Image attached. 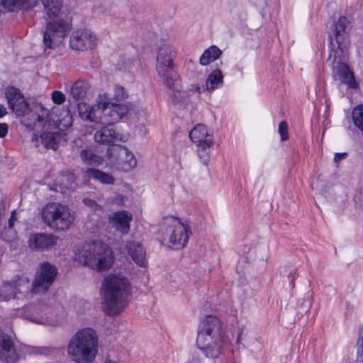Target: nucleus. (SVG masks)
I'll list each match as a JSON object with an SVG mask.
<instances>
[{
	"mask_svg": "<svg viewBox=\"0 0 363 363\" xmlns=\"http://www.w3.org/2000/svg\"><path fill=\"white\" fill-rule=\"evenodd\" d=\"M350 21L345 16H341L332 24L331 29L337 44V49L331 50L328 59L333 57V74L335 80H340L342 84L347 85L348 88L356 89L358 86L353 72L342 60L344 53L349 48L347 30Z\"/></svg>",
	"mask_w": 363,
	"mask_h": 363,
	"instance_id": "nucleus-1",
	"label": "nucleus"
},
{
	"mask_svg": "<svg viewBox=\"0 0 363 363\" xmlns=\"http://www.w3.org/2000/svg\"><path fill=\"white\" fill-rule=\"evenodd\" d=\"M228 342L223 323L220 319L208 315L198 327L196 345L206 358H218Z\"/></svg>",
	"mask_w": 363,
	"mask_h": 363,
	"instance_id": "nucleus-2",
	"label": "nucleus"
},
{
	"mask_svg": "<svg viewBox=\"0 0 363 363\" xmlns=\"http://www.w3.org/2000/svg\"><path fill=\"white\" fill-rule=\"evenodd\" d=\"M45 10L52 21L47 23L43 33V43L46 48L58 46L69 33L72 27V17L69 13L60 12L62 0H42Z\"/></svg>",
	"mask_w": 363,
	"mask_h": 363,
	"instance_id": "nucleus-3",
	"label": "nucleus"
},
{
	"mask_svg": "<svg viewBox=\"0 0 363 363\" xmlns=\"http://www.w3.org/2000/svg\"><path fill=\"white\" fill-rule=\"evenodd\" d=\"M5 96L9 108L18 116L24 117L22 123L28 128L40 129L47 125H51V115L49 111L43 106L35 112L30 111L28 103L25 99L20 89L14 86L6 89Z\"/></svg>",
	"mask_w": 363,
	"mask_h": 363,
	"instance_id": "nucleus-4",
	"label": "nucleus"
},
{
	"mask_svg": "<svg viewBox=\"0 0 363 363\" xmlns=\"http://www.w3.org/2000/svg\"><path fill=\"white\" fill-rule=\"evenodd\" d=\"M101 288L106 313L119 314L127 306L131 296L128 279L122 274H109L104 279Z\"/></svg>",
	"mask_w": 363,
	"mask_h": 363,
	"instance_id": "nucleus-5",
	"label": "nucleus"
},
{
	"mask_svg": "<svg viewBox=\"0 0 363 363\" xmlns=\"http://www.w3.org/2000/svg\"><path fill=\"white\" fill-rule=\"evenodd\" d=\"M74 255L78 262L98 271L109 269L114 261L111 249L99 241L86 242L79 246Z\"/></svg>",
	"mask_w": 363,
	"mask_h": 363,
	"instance_id": "nucleus-6",
	"label": "nucleus"
},
{
	"mask_svg": "<svg viewBox=\"0 0 363 363\" xmlns=\"http://www.w3.org/2000/svg\"><path fill=\"white\" fill-rule=\"evenodd\" d=\"M128 112L124 104L113 106L111 109H105L104 116L101 123L104 126L94 134V140L99 144L108 146H119L118 143L125 141V136L118 131L114 124L119 121Z\"/></svg>",
	"mask_w": 363,
	"mask_h": 363,
	"instance_id": "nucleus-7",
	"label": "nucleus"
},
{
	"mask_svg": "<svg viewBox=\"0 0 363 363\" xmlns=\"http://www.w3.org/2000/svg\"><path fill=\"white\" fill-rule=\"evenodd\" d=\"M68 354L76 363H91L98 352V339L96 332L84 328L77 332L70 340Z\"/></svg>",
	"mask_w": 363,
	"mask_h": 363,
	"instance_id": "nucleus-8",
	"label": "nucleus"
},
{
	"mask_svg": "<svg viewBox=\"0 0 363 363\" xmlns=\"http://www.w3.org/2000/svg\"><path fill=\"white\" fill-rule=\"evenodd\" d=\"M174 49L169 45H162L157 51L156 69L163 79V84L173 91H179L180 80L174 69Z\"/></svg>",
	"mask_w": 363,
	"mask_h": 363,
	"instance_id": "nucleus-9",
	"label": "nucleus"
},
{
	"mask_svg": "<svg viewBox=\"0 0 363 363\" xmlns=\"http://www.w3.org/2000/svg\"><path fill=\"white\" fill-rule=\"evenodd\" d=\"M41 216L47 225L57 230L67 229L73 220L69 208L59 203L46 204L43 208Z\"/></svg>",
	"mask_w": 363,
	"mask_h": 363,
	"instance_id": "nucleus-10",
	"label": "nucleus"
},
{
	"mask_svg": "<svg viewBox=\"0 0 363 363\" xmlns=\"http://www.w3.org/2000/svg\"><path fill=\"white\" fill-rule=\"evenodd\" d=\"M113 106H118V104L111 102L109 94L104 93L99 96L96 105L91 106L80 102L78 103L77 108L79 115L82 120L100 123L102 116H104L105 109H111Z\"/></svg>",
	"mask_w": 363,
	"mask_h": 363,
	"instance_id": "nucleus-11",
	"label": "nucleus"
},
{
	"mask_svg": "<svg viewBox=\"0 0 363 363\" xmlns=\"http://www.w3.org/2000/svg\"><path fill=\"white\" fill-rule=\"evenodd\" d=\"M57 273L58 269L55 265L48 262L40 263L30 286L31 291L35 294L45 293L53 284Z\"/></svg>",
	"mask_w": 363,
	"mask_h": 363,
	"instance_id": "nucleus-12",
	"label": "nucleus"
},
{
	"mask_svg": "<svg viewBox=\"0 0 363 363\" xmlns=\"http://www.w3.org/2000/svg\"><path fill=\"white\" fill-rule=\"evenodd\" d=\"M164 223L172 229L169 242L177 249L184 248L188 243L189 235L191 234L190 227L175 217L165 218Z\"/></svg>",
	"mask_w": 363,
	"mask_h": 363,
	"instance_id": "nucleus-13",
	"label": "nucleus"
},
{
	"mask_svg": "<svg viewBox=\"0 0 363 363\" xmlns=\"http://www.w3.org/2000/svg\"><path fill=\"white\" fill-rule=\"evenodd\" d=\"M69 45L72 49L79 51L93 49L96 45V37L89 29L78 30L72 33Z\"/></svg>",
	"mask_w": 363,
	"mask_h": 363,
	"instance_id": "nucleus-14",
	"label": "nucleus"
},
{
	"mask_svg": "<svg viewBox=\"0 0 363 363\" xmlns=\"http://www.w3.org/2000/svg\"><path fill=\"white\" fill-rule=\"evenodd\" d=\"M29 289V279L27 277L18 278L15 281L5 282L0 288V301H9L15 298L17 294L26 292Z\"/></svg>",
	"mask_w": 363,
	"mask_h": 363,
	"instance_id": "nucleus-15",
	"label": "nucleus"
},
{
	"mask_svg": "<svg viewBox=\"0 0 363 363\" xmlns=\"http://www.w3.org/2000/svg\"><path fill=\"white\" fill-rule=\"evenodd\" d=\"M39 140L42 145L47 150L52 149L56 150L59 145L65 141V134L62 131L47 132L45 131L40 135H34L31 139L32 144L38 147L39 146Z\"/></svg>",
	"mask_w": 363,
	"mask_h": 363,
	"instance_id": "nucleus-16",
	"label": "nucleus"
},
{
	"mask_svg": "<svg viewBox=\"0 0 363 363\" xmlns=\"http://www.w3.org/2000/svg\"><path fill=\"white\" fill-rule=\"evenodd\" d=\"M19 355L10 335L0 332V360L6 363H17Z\"/></svg>",
	"mask_w": 363,
	"mask_h": 363,
	"instance_id": "nucleus-17",
	"label": "nucleus"
},
{
	"mask_svg": "<svg viewBox=\"0 0 363 363\" xmlns=\"http://www.w3.org/2000/svg\"><path fill=\"white\" fill-rule=\"evenodd\" d=\"M58 238L52 234L35 233L30 235L28 244L33 250H47L57 244Z\"/></svg>",
	"mask_w": 363,
	"mask_h": 363,
	"instance_id": "nucleus-18",
	"label": "nucleus"
},
{
	"mask_svg": "<svg viewBox=\"0 0 363 363\" xmlns=\"http://www.w3.org/2000/svg\"><path fill=\"white\" fill-rule=\"evenodd\" d=\"M126 249L129 256L140 267L145 265L146 252L143 245L137 241H128Z\"/></svg>",
	"mask_w": 363,
	"mask_h": 363,
	"instance_id": "nucleus-19",
	"label": "nucleus"
},
{
	"mask_svg": "<svg viewBox=\"0 0 363 363\" xmlns=\"http://www.w3.org/2000/svg\"><path fill=\"white\" fill-rule=\"evenodd\" d=\"M111 220L119 232L122 234H128L130 230V223L132 220V215L125 211H117L113 213Z\"/></svg>",
	"mask_w": 363,
	"mask_h": 363,
	"instance_id": "nucleus-20",
	"label": "nucleus"
},
{
	"mask_svg": "<svg viewBox=\"0 0 363 363\" xmlns=\"http://www.w3.org/2000/svg\"><path fill=\"white\" fill-rule=\"evenodd\" d=\"M37 0H0L2 11H16L21 9H28L35 6Z\"/></svg>",
	"mask_w": 363,
	"mask_h": 363,
	"instance_id": "nucleus-21",
	"label": "nucleus"
},
{
	"mask_svg": "<svg viewBox=\"0 0 363 363\" xmlns=\"http://www.w3.org/2000/svg\"><path fill=\"white\" fill-rule=\"evenodd\" d=\"M89 89V84L84 79H79L71 86L70 95L75 101L82 99Z\"/></svg>",
	"mask_w": 363,
	"mask_h": 363,
	"instance_id": "nucleus-22",
	"label": "nucleus"
},
{
	"mask_svg": "<svg viewBox=\"0 0 363 363\" xmlns=\"http://www.w3.org/2000/svg\"><path fill=\"white\" fill-rule=\"evenodd\" d=\"M223 83V75L221 70L214 69L208 77L206 81V90L212 91L218 89Z\"/></svg>",
	"mask_w": 363,
	"mask_h": 363,
	"instance_id": "nucleus-23",
	"label": "nucleus"
},
{
	"mask_svg": "<svg viewBox=\"0 0 363 363\" xmlns=\"http://www.w3.org/2000/svg\"><path fill=\"white\" fill-rule=\"evenodd\" d=\"M86 174L88 177L97 180L104 184H113L115 182L114 177L111 174L94 168H88L86 171Z\"/></svg>",
	"mask_w": 363,
	"mask_h": 363,
	"instance_id": "nucleus-24",
	"label": "nucleus"
},
{
	"mask_svg": "<svg viewBox=\"0 0 363 363\" xmlns=\"http://www.w3.org/2000/svg\"><path fill=\"white\" fill-rule=\"evenodd\" d=\"M82 162L90 166H99L103 164V158L96 154L91 149H84L80 152Z\"/></svg>",
	"mask_w": 363,
	"mask_h": 363,
	"instance_id": "nucleus-25",
	"label": "nucleus"
},
{
	"mask_svg": "<svg viewBox=\"0 0 363 363\" xmlns=\"http://www.w3.org/2000/svg\"><path fill=\"white\" fill-rule=\"evenodd\" d=\"M221 54V50L217 46L212 45L206 49L200 57V64L201 65H208L211 62L217 60Z\"/></svg>",
	"mask_w": 363,
	"mask_h": 363,
	"instance_id": "nucleus-26",
	"label": "nucleus"
},
{
	"mask_svg": "<svg viewBox=\"0 0 363 363\" xmlns=\"http://www.w3.org/2000/svg\"><path fill=\"white\" fill-rule=\"evenodd\" d=\"M209 135L207 127L203 124L196 125L189 132V138L191 140L198 144L201 141L208 140L207 137Z\"/></svg>",
	"mask_w": 363,
	"mask_h": 363,
	"instance_id": "nucleus-27",
	"label": "nucleus"
},
{
	"mask_svg": "<svg viewBox=\"0 0 363 363\" xmlns=\"http://www.w3.org/2000/svg\"><path fill=\"white\" fill-rule=\"evenodd\" d=\"M212 145V140H206L205 141H201L197 144L198 155L202 163L206 166H208V164L210 159V147Z\"/></svg>",
	"mask_w": 363,
	"mask_h": 363,
	"instance_id": "nucleus-28",
	"label": "nucleus"
},
{
	"mask_svg": "<svg viewBox=\"0 0 363 363\" xmlns=\"http://www.w3.org/2000/svg\"><path fill=\"white\" fill-rule=\"evenodd\" d=\"M117 149L119 150V155L121 156H124L123 161L124 163L123 168L125 170L129 171L136 166V159L131 152L124 146H118Z\"/></svg>",
	"mask_w": 363,
	"mask_h": 363,
	"instance_id": "nucleus-29",
	"label": "nucleus"
},
{
	"mask_svg": "<svg viewBox=\"0 0 363 363\" xmlns=\"http://www.w3.org/2000/svg\"><path fill=\"white\" fill-rule=\"evenodd\" d=\"M57 122H58L59 126H62L65 128H68L72 125V114L67 107L62 108V110L58 116Z\"/></svg>",
	"mask_w": 363,
	"mask_h": 363,
	"instance_id": "nucleus-30",
	"label": "nucleus"
},
{
	"mask_svg": "<svg viewBox=\"0 0 363 363\" xmlns=\"http://www.w3.org/2000/svg\"><path fill=\"white\" fill-rule=\"evenodd\" d=\"M352 115L354 125L363 131V104L357 106L353 109Z\"/></svg>",
	"mask_w": 363,
	"mask_h": 363,
	"instance_id": "nucleus-31",
	"label": "nucleus"
},
{
	"mask_svg": "<svg viewBox=\"0 0 363 363\" xmlns=\"http://www.w3.org/2000/svg\"><path fill=\"white\" fill-rule=\"evenodd\" d=\"M128 96L125 89L118 85L115 86L113 98L116 101L124 100Z\"/></svg>",
	"mask_w": 363,
	"mask_h": 363,
	"instance_id": "nucleus-32",
	"label": "nucleus"
},
{
	"mask_svg": "<svg viewBox=\"0 0 363 363\" xmlns=\"http://www.w3.org/2000/svg\"><path fill=\"white\" fill-rule=\"evenodd\" d=\"M279 133L281 135V140L284 141L288 140V125L286 121H281L279 124Z\"/></svg>",
	"mask_w": 363,
	"mask_h": 363,
	"instance_id": "nucleus-33",
	"label": "nucleus"
},
{
	"mask_svg": "<svg viewBox=\"0 0 363 363\" xmlns=\"http://www.w3.org/2000/svg\"><path fill=\"white\" fill-rule=\"evenodd\" d=\"M65 99V95L60 91H54L52 93V99L56 104H62Z\"/></svg>",
	"mask_w": 363,
	"mask_h": 363,
	"instance_id": "nucleus-34",
	"label": "nucleus"
},
{
	"mask_svg": "<svg viewBox=\"0 0 363 363\" xmlns=\"http://www.w3.org/2000/svg\"><path fill=\"white\" fill-rule=\"evenodd\" d=\"M50 352L51 349L47 347H33L31 349V352L36 354L48 355Z\"/></svg>",
	"mask_w": 363,
	"mask_h": 363,
	"instance_id": "nucleus-35",
	"label": "nucleus"
},
{
	"mask_svg": "<svg viewBox=\"0 0 363 363\" xmlns=\"http://www.w3.org/2000/svg\"><path fill=\"white\" fill-rule=\"evenodd\" d=\"M187 363H204V362L198 354L193 353Z\"/></svg>",
	"mask_w": 363,
	"mask_h": 363,
	"instance_id": "nucleus-36",
	"label": "nucleus"
},
{
	"mask_svg": "<svg viewBox=\"0 0 363 363\" xmlns=\"http://www.w3.org/2000/svg\"><path fill=\"white\" fill-rule=\"evenodd\" d=\"M16 220V211L11 212V216L8 221V228L12 230L14 226V223Z\"/></svg>",
	"mask_w": 363,
	"mask_h": 363,
	"instance_id": "nucleus-37",
	"label": "nucleus"
},
{
	"mask_svg": "<svg viewBox=\"0 0 363 363\" xmlns=\"http://www.w3.org/2000/svg\"><path fill=\"white\" fill-rule=\"evenodd\" d=\"M8 125L6 123H0V138H4L8 133Z\"/></svg>",
	"mask_w": 363,
	"mask_h": 363,
	"instance_id": "nucleus-38",
	"label": "nucleus"
},
{
	"mask_svg": "<svg viewBox=\"0 0 363 363\" xmlns=\"http://www.w3.org/2000/svg\"><path fill=\"white\" fill-rule=\"evenodd\" d=\"M83 203L87 206H89L91 207V208H95L98 205H97V203L91 199H88V198H85L83 199Z\"/></svg>",
	"mask_w": 363,
	"mask_h": 363,
	"instance_id": "nucleus-39",
	"label": "nucleus"
},
{
	"mask_svg": "<svg viewBox=\"0 0 363 363\" xmlns=\"http://www.w3.org/2000/svg\"><path fill=\"white\" fill-rule=\"evenodd\" d=\"M347 153L346 152H337V153H335V156H334V161L335 162H338L340 161H341L342 160H344L347 157Z\"/></svg>",
	"mask_w": 363,
	"mask_h": 363,
	"instance_id": "nucleus-40",
	"label": "nucleus"
},
{
	"mask_svg": "<svg viewBox=\"0 0 363 363\" xmlns=\"http://www.w3.org/2000/svg\"><path fill=\"white\" fill-rule=\"evenodd\" d=\"M296 270H292L291 272H290V273L288 274V277H289V281H290V285L291 286L292 288L294 287V281L296 278Z\"/></svg>",
	"mask_w": 363,
	"mask_h": 363,
	"instance_id": "nucleus-41",
	"label": "nucleus"
},
{
	"mask_svg": "<svg viewBox=\"0 0 363 363\" xmlns=\"http://www.w3.org/2000/svg\"><path fill=\"white\" fill-rule=\"evenodd\" d=\"M191 86H192L191 89L194 90L195 91H196L199 94H200L202 91H204L205 90H206V84L205 85H202L201 86H200L198 84H194V85H191Z\"/></svg>",
	"mask_w": 363,
	"mask_h": 363,
	"instance_id": "nucleus-42",
	"label": "nucleus"
},
{
	"mask_svg": "<svg viewBox=\"0 0 363 363\" xmlns=\"http://www.w3.org/2000/svg\"><path fill=\"white\" fill-rule=\"evenodd\" d=\"M357 344L359 345L358 347V353L360 354V356L363 359V337L359 339Z\"/></svg>",
	"mask_w": 363,
	"mask_h": 363,
	"instance_id": "nucleus-43",
	"label": "nucleus"
},
{
	"mask_svg": "<svg viewBox=\"0 0 363 363\" xmlns=\"http://www.w3.org/2000/svg\"><path fill=\"white\" fill-rule=\"evenodd\" d=\"M7 113L6 108L2 104H0V118Z\"/></svg>",
	"mask_w": 363,
	"mask_h": 363,
	"instance_id": "nucleus-44",
	"label": "nucleus"
},
{
	"mask_svg": "<svg viewBox=\"0 0 363 363\" xmlns=\"http://www.w3.org/2000/svg\"><path fill=\"white\" fill-rule=\"evenodd\" d=\"M30 320L35 323H43V321L40 318H32Z\"/></svg>",
	"mask_w": 363,
	"mask_h": 363,
	"instance_id": "nucleus-45",
	"label": "nucleus"
},
{
	"mask_svg": "<svg viewBox=\"0 0 363 363\" xmlns=\"http://www.w3.org/2000/svg\"><path fill=\"white\" fill-rule=\"evenodd\" d=\"M68 179L70 180L71 182H73L74 181V176L72 174L67 175Z\"/></svg>",
	"mask_w": 363,
	"mask_h": 363,
	"instance_id": "nucleus-46",
	"label": "nucleus"
},
{
	"mask_svg": "<svg viewBox=\"0 0 363 363\" xmlns=\"http://www.w3.org/2000/svg\"><path fill=\"white\" fill-rule=\"evenodd\" d=\"M113 148H108L107 150V155H108L109 158H111L113 157V155L111 153Z\"/></svg>",
	"mask_w": 363,
	"mask_h": 363,
	"instance_id": "nucleus-47",
	"label": "nucleus"
},
{
	"mask_svg": "<svg viewBox=\"0 0 363 363\" xmlns=\"http://www.w3.org/2000/svg\"><path fill=\"white\" fill-rule=\"evenodd\" d=\"M105 363H119V362L113 361L112 359H110L109 358H106Z\"/></svg>",
	"mask_w": 363,
	"mask_h": 363,
	"instance_id": "nucleus-48",
	"label": "nucleus"
},
{
	"mask_svg": "<svg viewBox=\"0 0 363 363\" xmlns=\"http://www.w3.org/2000/svg\"><path fill=\"white\" fill-rule=\"evenodd\" d=\"M330 45H333L332 38H330Z\"/></svg>",
	"mask_w": 363,
	"mask_h": 363,
	"instance_id": "nucleus-49",
	"label": "nucleus"
},
{
	"mask_svg": "<svg viewBox=\"0 0 363 363\" xmlns=\"http://www.w3.org/2000/svg\"><path fill=\"white\" fill-rule=\"evenodd\" d=\"M0 12L3 13L2 8H0Z\"/></svg>",
	"mask_w": 363,
	"mask_h": 363,
	"instance_id": "nucleus-50",
	"label": "nucleus"
}]
</instances>
